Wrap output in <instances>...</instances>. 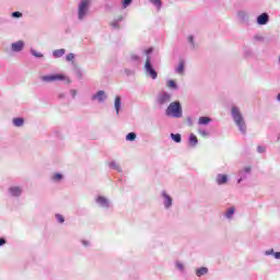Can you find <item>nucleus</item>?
<instances>
[{"mask_svg":"<svg viewBox=\"0 0 280 280\" xmlns=\"http://www.w3.org/2000/svg\"><path fill=\"white\" fill-rule=\"evenodd\" d=\"M92 102H97L98 104H104V102H106V100H108V95L106 94V92L104 90H101L98 92H96L95 94H93L91 96Z\"/></svg>","mask_w":280,"mask_h":280,"instance_id":"nucleus-9","label":"nucleus"},{"mask_svg":"<svg viewBox=\"0 0 280 280\" xmlns=\"http://www.w3.org/2000/svg\"><path fill=\"white\" fill-rule=\"evenodd\" d=\"M198 132L201 137H209L211 133L209 132V130H206V129H202V128H199L198 129Z\"/></svg>","mask_w":280,"mask_h":280,"instance_id":"nucleus-35","label":"nucleus"},{"mask_svg":"<svg viewBox=\"0 0 280 280\" xmlns=\"http://www.w3.org/2000/svg\"><path fill=\"white\" fill-rule=\"evenodd\" d=\"M208 273H209V268H207V267H201V268L196 269L197 277H205V275H208Z\"/></svg>","mask_w":280,"mask_h":280,"instance_id":"nucleus-22","label":"nucleus"},{"mask_svg":"<svg viewBox=\"0 0 280 280\" xmlns=\"http://www.w3.org/2000/svg\"><path fill=\"white\" fill-rule=\"evenodd\" d=\"M66 97H67V94H65V93H59L58 94L59 100H65Z\"/></svg>","mask_w":280,"mask_h":280,"instance_id":"nucleus-46","label":"nucleus"},{"mask_svg":"<svg viewBox=\"0 0 280 280\" xmlns=\"http://www.w3.org/2000/svg\"><path fill=\"white\" fill-rule=\"evenodd\" d=\"M95 203L100 209H105V211H108V209H113V202H110V199L106 198L105 196H97L95 198Z\"/></svg>","mask_w":280,"mask_h":280,"instance_id":"nucleus-5","label":"nucleus"},{"mask_svg":"<svg viewBox=\"0 0 280 280\" xmlns=\"http://www.w3.org/2000/svg\"><path fill=\"white\" fill-rule=\"evenodd\" d=\"M108 167H109V170H115V172H119V173L122 172L121 166L117 162H115V161H112L108 164Z\"/></svg>","mask_w":280,"mask_h":280,"instance_id":"nucleus-23","label":"nucleus"},{"mask_svg":"<svg viewBox=\"0 0 280 280\" xmlns=\"http://www.w3.org/2000/svg\"><path fill=\"white\" fill-rule=\"evenodd\" d=\"M7 243L4 237H0V246H4V244Z\"/></svg>","mask_w":280,"mask_h":280,"instance_id":"nucleus-47","label":"nucleus"},{"mask_svg":"<svg viewBox=\"0 0 280 280\" xmlns=\"http://www.w3.org/2000/svg\"><path fill=\"white\" fill-rule=\"evenodd\" d=\"M188 43L190 45V49H196V42L194 40V35L188 36Z\"/></svg>","mask_w":280,"mask_h":280,"instance_id":"nucleus-32","label":"nucleus"},{"mask_svg":"<svg viewBox=\"0 0 280 280\" xmlns=\"http://www.w3.org/2000/svg\"><path fill=\"white\" fill-rule=\"evenodd\" d=\"M12 124L15 128H23L25 126V119L23 117H16L13 118Z\"/></svg>","mask_w":280,"mask_h":280,"instance_id":"nucleus-16","label":"nucleus"},{"mask_svg":"<svg viewBox=\"0 0 280 280\" xmlns=\"http://www.w3.org/2000/svg\"><path fill=\"white\" fill-rule=\"evenodd\" d=\"M42 82L51 83V82H65L67 77L65 74H47L40 77Z\"/></svg>","mask_w":280,"mask_h":280,"instance_id":"nucleus-6","label":"nucleus"},{"mask_svg":"<svg viewBox=\"0 0 280 280\" xmlns=\"http://www.w3.org/2000/svg\"><path fill=\"white\" fill-rule=\"evenodd\" d=\"M70 95H71L72 100H75V96L78 95V91L77 90H70Z\"/></svg>","mask_w":280,"mask_h":280,"instance_id":"nucleus-43","label":"nucleus"},{"mask_svg":"<svg viewBox=\"0 0 280 280\" xmlns=\"http://www.w3.org/2000/svg\"><path fill=\"white\" fill-rule=\"evenodd\" d=\"M170 102H172V94L168 92H162L156 97V103L160 106H165V104H170Z\"/></svg>","mask_w":280,"mask_h":280,"instance_id":"nucleus-8","label":"nucleus"},{"mask_svg":"<svg viewBox=\"0 0 280 280\" xmlns=\"http://www.w3.org/2000/svg\"><path fill=\"white\" fill-rule=\"evenodd\" d=\"M75 77L78 78V80H84V72L82 71V69H75Z\"/></svg>","mask_w":280,"mask_h":280,"instance_id":"nucleus-31","label":"nucleus"},{"mask_svg":"<svg viewBox=\"0 0 280 280\" xmlns=\"http://www.w3.org/2000/svg\"><path fill=\"white\" fill-rule=\"evenodd\" d=\"M125 73H126V75H132V70H130V69H125Z\"/></svg>","mask_w":280,"mask_h":280,"instance_id":"nucleus-50","label":"nucleus"},{"mask_svg":"<svg viewBox=\"0 0 280 280\" xmlns=\"http://www.w3.org/2000/svg\"><path fill=\"white\" fill-rule=\"evenodd\" d=\"M167 86H168V89H173L174 91H178V84H176V81H174V80H168L167 81Z\"/></svg>","mask_w":280,"mask_h":280,"instance_id":"nucleus-28","label":"nucleus"},{"mask_svg":"<svg viewBox=\"0 0 280 280\" xmlns=\"http://www.w3.org/2000/svg\"><path fill=\"white\" fill-rule=\"evenodd\" d=\"M277 100L278 102H280V93L277 95Z\"/></svg>","mask_w":280,"mask_h":280,"instance_id":"nucleus-51","label":"nucleus"},{"mask_svg":"<svg viewBox=\"0 0 280 280\" xmlns=\"http://www.w3.org/2000/svg\"><path fill=\"white\" fill-rule=\"evenodd\" d=\"M152 5H154L158 10H161L163 8V2L161 0H149Z\"/></svg>","mask_w":280,"mask_h":280,"instance_id":"nucleus-27","label":"nucleus"},{"mask_svg":"<svg viewBox=\"0 0 280 280\" xmlns=\"http://www.w3.org/2000/svg\"><path fill=\"white\" fill-rule=\"evenodd\" d=\"M11 16L13 19H21L23 16V13H21L19 11H14V12H12Z\"/></svg>","mask_w":280,"mask_h":280,"instance_id":"nucleus-40","label":"nucleus"},{"mask_svg":"<svg viewBox=\"0 0 280 280\" xmlns=\"http://www.w3.org/2000/svg\"><path fill=\"white\" fill-rule=\"evenodd\" d=\"M217 185H226L229 183V175L218 174L215 177Z\"/></svg>","mask_w":280,"mask_h":280,"instance_id":"nucleus-13","label":"nucleus"},{"mask_svg":"<svg viewBox=\"0 0 280 280\" xmlns=\"http://www.w3.org/2000/svg\"><path fill=\"white\" fill-rule=\"evenodd\" d=\"M188 143L190 148H196L198 145V137H196L194 133H190L188 137Z\"/></svg>","mask_w":280,"mask_h":280,"instance_id":"nucleus-19","label":"nucleus"},{"mask_svg":"<svg viewBox=\"0 0 280 280\" xmlns=\"http://www.w3.org/2000/svg\"><path fill=\"white\" fill-rule=\"evenodd\" d=\"M254 40H257L258 43H261V42H264V36L259 35V34H256V35H254Z\"/></svg>","mask_w":280,"mask_h":280,"instance_id":"nucleus-41","label":"nucleus"},{"mask_svg":"<svg viewBox=\"0 0 280 280\" xmlns=\"http://www.w3.org/2000/svg\"><path fill=\"white\" fill-rule=\"evenodd\" d=\"M122 10H126V8H129L132 4V0H122Z\"/></svg>","mask_w":280,"mask_h":280,"instance_id":"nucleus-37","label":"nucleus"},{"mask_svg":"<svg viewBox=\"0 0 280 280\" xmlns=\"http://www.w3.org/2000/svg\"><path fill=\"white\" fill-rule=\"evenodd\" d=\"M66 60H67V62H71V61L75 60V55L73 52H69L66 56Z\"/></svg>","mask_w":280,"mask_h":280,"instance_id":"nucleus-38","label":"nucleus"},{"mask_svg":"<svg viewBox=\"0 0 280 280\" xmlns=\"http://www.w3.org/2000/svg\"><path fill=\"white\" fill-rule=\"evenodd\" d=\"M152 51H153V49L152 48H149V49H147L144 52H145V55H147V58H148V56H150V54H152Z\"/></svg>","mask_w":280,"mask_h":280,"instance_id":"nucleus-49","label":"nucleus"},{"mask_svg":"<svg viewBox=\"0 0 280 280\" xmlns=\"http://www.w3.org/2000/svg\"><path fill=\"white\" fill-rule=\"evenodd\" d=\"M144 71L149 78L152 80H156L159 78V73L156 70H154V67L152 66V57L148 56L145 63H144Z\"/></svg>","mask_w":280,"mask_h":280,"instance_id":"nucleus-4","label":"nucleus"},{"mask_svg":"<svg viewBox=\"0 0 280 280\" xmlns=\"http://www.w3.org/2000/svg\"><path fill=\"white\" fill-rule=\"evenodd\" d=\"M161 198H162L164 209H166V210L172 209V206L174 205V199L172 198V196H170V194H167V191L162 190Z\"/></svg>","mask_w":280,"mask_h":280,"instance_id":"nucleus-7","label":"nucleus"},{"mask_svg":"<svg viewBox=\"0 0 280 280\" xmlns=\"http://www.w3.org/2000/svg\"><path fill=\"white\" fill-rule=\"evenodd\" d=\"M212 119L210 117L207 116H201L198 119V125L199 126H209V124H211Z\"/></svg>","mask_w":280,"mask_h":280,"instance_id":"nucleus-20","label":"nucleus"},{"mask_svg":"<svg viewBox=\"0 0 280 280\" xmlns=\"http://www.w3.org/2000/svg\"><path fill=\"white\" fill-rule=\"evenodd\" d=\"M67 54V50L65 48L56 49L52 51L54 58H62Z\"/></svg>","mask_w":280,"mask_h":280,"instance_id":"nucleus-21","label":"nucleus"},{"mask_svg":"<svg viewBox=\"0 0 280 280\" xmlns=\"http://www.w3.org/2000/svg\"><path fill=\"white\" fill-rule=\"evenodd\" d=\"M236 16L241 23H248V12L240 10L237 11Z\"/></svg>","mask_w":280,"mask_h":280,"instance_id":"nucleus-14","label":"nucleus"},{"mask_svg":"<svg viewBox=\"0 0 280 280\" xmlns=\"http://www.w3.org/2000/svg\"><path fill=\"white\" fill-rule=\"evenodd\" d=\"M231 115H232V119H233L235 126H237L240 132L242 135H246V120H244V115H242L240 107L232 106Z\"/></svg>","mask_w":280,"mask_h":280,"instance_id":"nucleus-1","label":"nucleus"},{"mask_svg":"<svg viewBox=\"0 0 280 280\" xmlns=\"http://www.w3.org/2000/svg\"><path fill=\"white\" fill-rule=\"evenodd\" d=\"M256 21L258 25H268L270 21V15H268V13H261L257 16Z\"/></svg>","mask_w":280,"mask_h":280,"instance_id":"nucleus-12","label":"nucleus"},{"mask_svg":"<svg viewBox=\"0 0 280 280\" xmlns=\"http://www.w3.org/2000/svg\"><path fill=\"white\" fill-rule=\"evenodd\" d=\"M252 172H253V167H250V166H245L242 170H240L237 184L240 185L242 183V180H246V178H248V176H250Z\"/></svg>","mask_w":280,"mask_h":280,"instance_id":"nucleus-10","label":"nucleus"},{"mask_svg":"<svg viewBox=\"0 0 280 280\" xmlns=\"http://www.w3.org/2000/svg\"><path fill=\"white\" fill-rule=\"evenodd\" d=\"M175 267L177 268V270H179V272H185V265L183 262L176 261Z\"/></svg>","mask_w":280,"mask_h":280,"instance_id":"nucleus-33","label":"nucleus"},{"mask_svg":"<svg viewBox=\"0 0 280 280\" xmlns=\"http://www.w3.org/2000/svg\"><path fill=\"white\" fill-rule=\"evenodd\" d=\"M89 10H91V0H81L78 4V21H84L89 16Z\"/></svg>","mask_w":280,"mask_h":280,"instance_id":"nucleus-3","label":"nucleus"},{"mask_svg":"<svg viewBox=\"0 0 280 280\" xmlns=\"http://www.w3.org/2000/svg\"><path fill=\"white\" fill-rule=\"evenodd\" d=\"M23 47H25V43L23 40H19L11 45L12 51H16V52L23 51Z\"/></svg>","mask_w":280,"mask_h":280,"instance_id":"nucleus-15","label":"nucleus"},{"mask_svg":"<svg viewBox=\"0 0 280 280\" xmlns=\"http://www.w3.org/2000/svg\"><path fill=\"white\" fill-rule=\"evenodd\" d=\"M114 108L116 110V114L119 115V113L121 112V96L115 97Z\"/></svg>","mask_w":280,"mask_h":280,"instance_id":"nucleus-18","label":"nucleus"},{"mask_svg":"<svg viewBox=\"0 0 280 280\" xmlns=\"http://www.w3.org/2000/svg\"><path fill=\"white\" fill-rule=\"evenodd\" d=\"M121 21H124L122 16H119L117 20H115L114 22H112V27L114 30H119V23H121Z\"/></svg>","mask_w":280,"mask_h":280,"instance_id":"nucleus-26","label":"nucleus"},{"mask_svg":"<svg viewBox=\"0 0 280 280\" xmlns=\"http://www.w3.org/2000/svg\"><path fill=\"white\" fill-rule=\"evenodd\" d=\"M266 257H269V255H275V249H268L265 252Z\"/></svg>","mask_w":280,"mask_h":280,"instance_id":"nucleus-44","label":"nucleus"},{"mask_svg":"<svg viewBox=\"0 0 280 280\" xmlns=\"http://www.w3.org/2000/svg\"><path fill=\"white\" fill-rule=\"evenodd\" d=\"M233 215H235V208H230L224 213V218H226V220H233Z\"/></svg>","mask_w":280,"mask_h":280,"instance_id":"nucleus-24","label":"nucleus"},{"mask_svg":"<svg viewBox=\"0 0 280 280\" xmlns=\"http://www.w3.org/2000/svg\"><path fill=\"white\" fill-rule=\"evenodd\" d=\"M55 218L59 224H65V217L62 214H56Z\"/></svg>","mask_w":280,"mask_h":280,"instance_id":"nucleus-39","label":"nucleus"},{"mask_svg":"<svg viewBox=\"0 0 280 280\" xmlns=\"http://www.w3.org/2000/svg\"><path fill=\"white\" fill-rule=\"evenodd\" d=\"M83 246H85V248H89V246H91V242L89 241H82Z\"/></svg>","mask_w":280,"mask_h":280,"instance_id":"nucleus-45","label":"nucleus"},{"mask_svg":"<svg viewBox=\"0 0 280 280\" xmlns=\"http://www.w3.org/2000/svg\"><path fill=\"white\" fill-rule=\"evenodd\" d=\"M135 139H137V133H135V132H129L126 136V141H135Z\"/></svg>","mask_w":280,"mask_h":280,"instance_id":"nucleus-34","label":"nucleus"},{"mask_svg":"<svg viewBox=\"0 0 280 280\" xmlns=\"http://www.w3.org/2000/svg\"><path fill=\"white\" fill-rule=\"evenodd\" d=\"M176 73L183 74L185 72V62L182 61L178 67L175 69Z\"/></svg>","mask_w":280,"mask_h":280,"instance_id":"nucleus-30","label":"nucleus"},{"mask_svg":"<svg viewBox=\"0 0 280 280\" xmlns=\"http://www.w3.org/2000/svg\"><path fill=\"white\" fill-rule=\"evenodd\" d=\"M171 139L175 141V143H180L183 141L180 133H171Z\"/></svg>","mask_w":280,"mask_h":280,"instance_id":"nucleus-25","label":"nucleus"},{"mask_svg":"<svg viewBox=\"0 0 280 280\" xmlns=\"http://www.w3.org/2000/svg\"><path fill=\"white\" fill-rule=\"evenodd\" d=\"M31 54H32V56H34L35 58H43V54L36 51V49H34V48H31Z\"/></svg>","mask_w":280,"mask_h":280,"instance_id":"nucleus-36","label":"nucleus"},{"mask_svg":"<svg viewBox=\"0 0 280 280\" xmlns=\"http://www.w3.org/2000/svg\"><path fill=\"white\" fill-rule=\"evenodd\" d=\"M129 62L136 66L141 65V57L137 54H131L129 57Z\"/></svg>","mask_w":280,"mask_h":280,"instance_id":"nucleus-17","label":"nucleus"},{"mask_svg":"<svg viewBox=\"0 0 280 280\" xmlns=\"http://www.w3.org/2000/svg\"><path fill=\"white\" fill-rule=\"evenodd\" d=\"M62 178H63L62 174H60V173H55V174L52 175V177H51V180H52L54 183H60V180H62Z\"/></svg>","mask_w":280,"mask_h":280,"instance_id":"nucleus-29","label":"nucleus"},{"mask_svg":"<svg viewBox=\"0 0 280 280\" xmlns=\"http://www.w3.org/2000/svg\"><path fill=\"white\" fill-rule=\"evenodd\" d=\"M257 152H258L259 154H264V152H266V148H264V147H261V145H258V147H257Z\"/></svg>","mask_w":280,"mask_h":280,"instance_id":"nucleus-42","label":"nucleus"},{"mask_svg":"<svg viewBox=\"0 0 280 280\" xmlns=\"http://www.w3.org/2000/svg\"><path fill=\"white\" fill-rule=\"evenodd\" d=\"M273 257L275 259H280V252H275Z\"/></svg>","mask_w":280,"mask_h":280,"instance_id":"nucleus-48","label":"nucleus"},{"mask_svg":"<svg viewBox=\"0 0 280 280\" xmlns=\"http://www.w3.org/2000/svg\"><path fill=\"white\" fill-rule=\"evenodd\" d=\"M8 194H9V196H11V198H20V196H22V194H23V187L11 186L8 189Z\"/></svg>","mask_w":280,"mask_h":280,"instance_id":"nucleus-11","label":"nucleus"},{"mask_svg":"<svg viewBox=\"0 0 280 280\" xmlns=\"http://www.w3.org/2000/svg\"><path fill=\"white\" fill-rule=\"evenodd\" d=\"M166 117H173L174 119H180L183 117V105H180L179 101L172 102L166 110Z\"/></svg>","mask_w":280,"mask_h":280,"instance_id":"nucleus-2","label":"nucleus"}]
</instances>
